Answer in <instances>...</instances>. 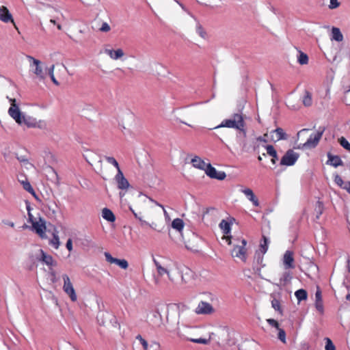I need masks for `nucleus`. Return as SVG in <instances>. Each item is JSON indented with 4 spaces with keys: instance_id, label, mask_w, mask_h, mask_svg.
<instances>
[{
    "instance_id": "0e129e2a",
    "label": "nucleus",
    "mask_w": 350,
    "mask_h": 350,
    "mask_svg": "<svg viewBox=\"0 0 350 350\" xmlns=\"http://www.w3.org/2000/svg\"><path fill=\"white\" fill-rule=\"evenodd\" d=\"M153 262H154L157 269L158 268V266H161L160 265V263L154 258H153Z\"/></svg>"
},
{
    "instance_id": "7ed1b4c3",
    "label": "nucleus",
    "mask_w": 350,
    "mask_h": 350,
    "mask_svg": "<svg viewBox=\"0 0 350 350\" xmlns=\"http://www.w3.org/2000/svg\"><path fill=\"white\" fill-rule=\"evenodd\" d=\"M325 131V126H319L316 133H312L310 135L307 141L303 144V147L308 148H315L318 145Z\"/></svg>"
},
{
    "instance_id": "473e14b6",
    "label": "nucleus",
    "mask_w": 350,
    "mask_h": 350,
    "mask_svg": "<svg viewBox=\"0 0 350 350\" xmlns=\"http://www.w3.org/2000/svg\"><path fill=\"white\" fill-rule=\"evenodd\" d=\"M312 95L309 92L306 91L305 95L303 98V104L306 107H309L312 105Z\"/></svg>"
},
{
    "instance_id": "338daca9",
    "label": "nucleus",
    "mask_w": 350,
    "mask_h": 350,
    "mask_svg": "<svg viewBox=\"0 0 350 350\" xmlns=\"http://www.w3.org/2000/svg\"><path fill=\"white\" fill-rule=\"evenodd\" d=\"M131 210L132 211L133 213L134 214L135 218L138 219L139 220H142L141 217H138V215L137 213H135L131 208Z\"/></svg>"
},
{
    "instance_id": "052dcab7",
    "label": "nucleus",
    "mask_w": 350,
    "mask_h": 350,
    "mask_svg": "<svg viewBox=\"0 0 350 350\" xmlns=\"http://www.w3.org/2000/svg\"><path fill=\"white\" fill-rule=\"evenodd\" d=\"M342 188L345 189L350 194V181L345 183Z\"/></svg>"
},
{
    "instance_id": "69168bd1",
    "label": "nucleus",
    "mask_w": 350,
    "mask_h": 350,
    "mask_svg": "<svg viewBox=\"0 0 350 350\" xmlns=\"http://www.w3.org/2000/svg\"><path fill=\"white\" fill-rule=\"evenodd\" d=\"M96 245L95 243H92L90 241H89V248L90 247H96Z\"/></svg>"
},
{
    "instance_id": "37998d69",
    "label": "nucleus",
    "mask_w": 350,
    "mask_h": 350,
    "mask_svg": "<svg viewBox=\"0 0 350 350\" xmlns=\"http://www.w3.org/2000/svg\"><path fill=\"white\" fill-rule=\"evenodd\" d=\"M136 340H139V342L142 344L143 348L144 350H147L148 348V342L142 338V336L140 335V334H138L136 337H135Z\"/></svg>"
},
{
    "instance_id": "f704fd0d",
    "label": "nucleus",
    "mask_w": 350,
    "mask_h": 350,
    "mask_svg": "<svg viewBox=\"0 0 350 350\" xmlns=\"http://www.w3.org/2000/svg\"><path fill=\"white\" fill-rule=\"evenodd\" d=\"M42 260L47 265H53L54 260L53 257L51 255L46 254L43 251H42Z\"/></svg>"
},
{
    "instance_id": "8fccbe9b",
    "label": "nucleus",
    "mask_w": 350,
    "mask_h": 350,
    "mask_svg": "<svg viewBox=\"0 0 350 350\" xmlns=\"http://www.w3.org/2000/svg\"><path fill=\"white\" fill-rule=\"evenodd\" d=\"M318 208L316 209V211H317V216H316V218L317 219H319L320 215L322 214L323 213V203L318 201Z\"/></svg>"
},
{
    "instance_id": "c756f323",
    "label": "nucleus",
    "mask_w": 350,
    "mask_h": 350,
    "mask_svg": "<svg viewBox=\"0 0 350 350\" xmlns=\"http://www.w3.org/2000/svg\"><path fill=\"white\" fill-rule=\"evenodd\" d=\"M292 276L290 273L285 272L282 274V277L280 278V284L278 286H285L288 282L291 281Z\"/></svg>"
},
{
    "instance_id": "20e7f679",
    "label": "nucleus",
    "mask_w": 350,
    "mask_h": 350,
    "mask_svg": "<svg viewBox=\"0 0 350 350\" xmlns=\"http://www.w3.org/2000/svg\"><path fill=\"white\" fill-rule=\"evenodd\" d=\"M62 278L64 280V286L63 290L66 295L70 297L72 301H76L77 299V296L75 293L74 286L72 283L71 282L70 278L68 275L64 274L62 275Z\"/></svg>"
},
{
    "instance_id": "de8ad7c7",
    "label": "nucleus",
    "mask_w": 350,
    "mask_h": 350,
    "mask_svg": "<svg viewBox=\"0 0 350 350\" xmlns=\"http://www.w3.org/2000/svg\"><path fill=\"white\" fill-rule=\"evenodd\" d=\"M334 182L335 183L338 185L340 187H342L343 185L345 184V182L342 179V178L338 174H335L334 176Z\"/></svg>"
},
{
    "instance_id": "bf43d9fd",
    "label": "nucleus",
    "mask_w": 350,
    "mask_h": 350,
    "mask_svg": "<svg viewBox=\"0 0 350 350\" xmlns=\"http://www.w3.org/2000/svg\"><path fill=\"white\" fill-rule=\"evenodd\" d=\"M347 267L348 269V273L346 275V279L350 280V258H349L347 260Z\"/></svg>"
},
{
    "instance_id": "c9c22d12",
    "label": "nucleus",
    "mask_w": 350,
    "mask_h": 350,
    "mask_svg": "<svg viewBox=\"0 0 350 350\" xmlns=\"http://www.w3.org/2000/svg\"><path fill=\"white\" fill-rule=\"evenodd\" d=\"M297 62L301 64V65H304V64H307L308 62V55L301 52V51H299V55L297 57Z\"/></svg>"
},
{
    "instance_id": "2f4dec72",
    "label": "nucleus",
    "mask_w": 350,
    "mask_h": 350,
    "mask_svg": "<svg viewBox=\"0 0 350 350\" xmlns=\"http://www.w3.org/2000/svg\"><path fill=\"white\" fill-rule=\"evenodd\" d=\"M263 243H260V252L264 255L268 250V244L269 243V239L265 236H262Z\"/></svg>"
},
{
    "instance_id": "6e6552de",
    "label": "nucleus",
    "mask_w": 350,
    "mask_h": 350,
    "mask_svg": "<svg viewBox=\"0 0 350 350\" xmlns=\"http://www.w3.org/2000/svg\"><path fill=\"white\" fill-rule=\"evenodd\" d=\"M205 173L211 178H214L219 180H222L225 179V178L226 177V174L224 172L217 171V170L214 167H213L211 163H208L206 165Z\"/></svg>"
},
{
    "instance_id": "4d7b16f0",
    "label": "nucleus",
    "mask_w": 350,
    "mask_h": 350,
    "mask_svg": "<svg viewBox=\"0 0 350 350\" xmlns=\"http://www.w3.org/2000/svg\"><path fill=\"white\" fill-rule=\"evenodd\" d=\"M323 301L322 299V295H321V291L319 289V288H317V290L315 293V301Z\"/></svg>"
},
{
    "instance_id": "412c9836",
    "label": "nucleus",
    "mask_w": 350,
    "mask_h": 350,
    "mask_svg": "<svg viewBox=\"0 0 350 350\" xmlns=\"http://www.w3.org/2000/svg\"><path fill=\"white\" fill-rule=\"evenodd\" d=\"M105 53L113 59H118L124 55V52L121 49L117 50L106 49Z\"/></svg>"
},
{
    "instance_id": "774afa93",
    "label": "nucleus",
    "mask_w": 350,
    "mask_h": 350,
    "mask_svg": "<svg viewBox=\"0 0 350 350\" xmlns=\"http://www.w3.org/2000/svg\"><path fill=\"white\" fill-rule=\"evenodd\" d=\"M346 299L348 300V301H350V293H348L347 295H346Z\"/></svg>"
},
{
    "instance_id": "a211bd4d",
    "label": "nucleus",
    "mask_w": 350,
    "mask_h": 350,
    "mask_svg": "<svg viewBox=\"0 0 350 350\" xmlns=\"http://www.w3.org/2000/svg\"><path fill=\"white\" fill-rule=\"evenodd\" d=\"M293 262V253L291 251L287 250L284 255V265L286 269H293L295 267Z\"/></svg>"
},
{
    "instance_id": "f3484780",
    "label": "nucleus",
    "mask_w": 350,
    "mask_h": 350,
    "mask_svg": "<svg viewBox=\"0 0 350 350\" xmlns=\"http://www.w3.org/2000/svg\"><path fill=\"white\" fill-rule=\"evenodd\" d=\"M265 149L267 150V154L262 153L263 157H266L267 154L269 155L272 157L271 161L273 165H275L277 161H278V155L277 151L274 148L272 145H267L265 146Z\"/></svg>"
},
{
    "instance_id": "1a4fd4ad",
    "label": "nucleus",
    "mask_w": 350,
    "mask_h": 350,
    "mask_svg": "<svg viewBox=\"0 0 350 350\" xmlns=\"http://www.w3.org/2000/svg\"><path fill=\"white\" fill-rule=\"evenodd\" d=\"M11 102V107H10L8 110V113L10 116L15 120V121L18 124L23 123V116L21 115V113L20 111V109L18 107L16 104V99H10Z\"/></svg>"
},
{
    "instance_id": "bb28decb",
    "label": "nucleus",
    "mask_w": 350,
    "mask_h": 350,
    "mask_svg": "<svg viewBox=\"0 0 350 350\" xmlns=\"http://www.w3.org/2000/svg\"><path fill=\"white\" fill-rule=\"evenodd\" d=\"M184 221L182 219L176 218L172 222V227L176 230L179 233H181L184 228Z\"/></svg>"
},
{
    "instance_id": "39448f33",
    "label": "nucleus",
    "mask_w": 350,
    "mask_h": 350,
    "mask_svg": "<svg viewBox=\"0 0 350 350\" xmlns=\"http://www.w3.org/2000/svg\"><path fill=\"white\" fill-rule=\"evenodd\" d=\"M299 157V154L297 152H294L292 149H289L281 159L280 165L292 166L296 163Z\"/></svg>"
},
{
    "instance_id": "dca6fc26",
    "label": "nucleus",
    "mask_w": 350,
    "mask_h": 350,
    "mask_svg": "<svg viewBox=\"0 0 350 350\" xmlns=\"http://www.w3.org/2000/svg\"><path fill=\"white\" fill-rule=\"evenodd\" d=\"M328 160L326 162L327 165H330L334 167H337L343 165L341 158L338 155H333L330 152L327 153Z\"/></svg>"
},
{
    "instance_id": "ea45409f",
    "label": "nucleus",
    "mask_w": 350,
    "mask_h": 350,
    "mask_svg": "<svg viewBox=\"0 0 350 350\" xmlns=\"http://www.w3.org/2000/svg\"><path fill=\"white\" fill-rule=\"evenodd\" d=\"M188 340L198 344H204L207 345L210 342V339H206V338H189Z\"/></svg>"
},
{
    "instance_id": "6ab92c4d",
    "label": "nucleus",
    "mask_w": 350,
    "mask_h": 350,
    "mask_svg": "<svg viewBox=\"0 0 350 350\" xmlns=\"http://www.w3.org/2000/svg\"><path fill=\"white\" fill-rule=\"evenodd\" d=\"M241 192L244 193L248 200L252 202L253 205L255 206H259V202L258 198L255 196L253 191L250 188H245L241 189Z\"/></svg>"
},
{
    "instance_id": "f03ea898",
    "label": "nucleus",
    "mask_w": 350,
    "mask_h": 350,
    "mask_svg": "<svg viewBox=\"0 0 350 350\" xmlns=\"http://www.w3.org/2000/svg\"><path fill=\"white\" fill-rule=\"evenodd\" d=\"M244 118L242 113H234L232 114L230 118L224 120L221 123L214 128V129L227 127L234 129H243Z\"/></svg>"
},
{
    "instance_id": "79ce46f5",
    "label": "nucleus",
    "mask_w": 350,
    "mask_h": 350,
    "mask_svg": "<svg viewBox=\"0 0 350 350\" xmlns=\"http://www.w3.org/2000/svg\"><path fill=\"white\" fill-rule=\"evenodd\" d=\"M237 140L239 145L241 146L242 150L247 151L246 139H242L241 135H237Z\"/></svg>"
},
{
    "instance_id": "ddd939ff",
    "label": "nucleus",
    "mask_w": 350,
    "mask_h": 350,
    "mask_svg": "<svg viewBox=\"0 0 350 350\" xmlns=\"http://www.w3.org/2000/svg\"><path fill=\"white\" fill-rule=\"evenodd\" d=\"M27 58L30 62V66L31 67H35V69L33 70V72L40 79H44V73L42 71V68L40 66L41 62L38 59H35L34 57L27 55Z\"/></svg>"
},
{
    "instance_id": "72a5a7b5",
    "label": "nucleus",
    "mask_w": 350,
    "mask_h": 350,
    "mask_svg": "<svg viewBox=\"0 0 350 350\" xmlns=\"http://www.w3.org/2000/svg\"><path fill=\"white\" fill-rule=\"evenodd\" d=\"M50 244L55 247V249H57L60 245L59 242V238L57 233L53 232V238L50 240Z\"/></svg>"
},
{
    "instance_id": "e2e57ef3",
    "label": "nucleus",
    "mask_w": 350,
    "mask_h": 350,
    "mask_svg": "<svg viewBox=\"0 0 350 350\" xmlns=\"http://www.w3.org/2000/svg\"><path fill=\"white\" fill-rule=\"evenodd\" d=\"M179 5L180 7L184 10V11H187V8L186 7L181 3L178 0H174Z\"/></svg>"
},
{
    "instance_id": "aec40b11",
    "label": "nucleus",
    "mask_w": 350,
    "mask_h": 350,
    "mask_svg": "<svg viewBox=\"0 0 350 350\" xmlns=\"http://www.w3.org/2000/svg\"><path fill=\"white\" fill-rule=\"evenodd\" d=\"M33 228L35 229L36 233L41 237V238H44L45 237V230H46V226L44 224V223H42V222H38V221H36V222H33Z\"/></svg>"
},
{
    "instance_id": "09e8293b",
    "label": "nucleus",
    "mask_w": 350,
    "mask_h": 350,
    "mask_svg": "<svg viewBox=\"0 0 350 350\" xmlns=\"http://www.w3.org/2000/svg\"><path fill=\"white\" fill-rule=\"evenodd\" d=\"M243 129H238L237 131H239V133L237 135H240L241 136V138L242 139H246V137H247V131H246V129H245V122H244V124H243Z\"/></svg>"
},
{
    "instance_id": "864d4df0",
    "label": "nucleus",
    "mask_w": 350,
    "mask_h": 350,
    "mask_svg": "<svg viewBox=\"0 0 350 350\" xmlns=\"http://www.w3.org/2000/svg\"><path fill=\"white\" fill-rule=\"evenodd\" d=\"M158 273L160 275H163V274L166 273L167 274L168 277L170 278L169 271L162 266H158V268L157 269Z\"/></svg>"
},
{
    "instance_id": "9d476101",
    "label": "nucleus",
    "mask_w": 350,
    "mask_h": 350,
    "mask_svg": "<svg viewBox=\"0 0 350 350\" xmlns=\"http://www.w3.org/2000/svg\"><path fill=\"white\" fill-rule=\"evenodd\" d=\"M152 317L150 323L154 328H158L163 324V318L159 308H155L150 312Z\"/></svg>"
},
{
    "instance_id": "3c124183",
    "label": "nucleus",
    "mask_w": 350,
    "mask_h": 350,
    "mask_svg": "<svg viewBox=\"0 0 350 350\" xmlns=\"http://www.w3.org/2000/svg\"><path fill=\"white\" fill-rule=\"evenodd\" d=\"M267 322L271 327H275L276 329H279V323L276 320L273 319H267Z\"/></svg>"
},
{
    "instance_id": "a878e982",
    "label": "nucleus",
    "mask_w": 350,
    "mask_h": 350,
    "mask_svg": "<svg viewBox=\"0 0 350 350\" xmlns=\"http://www.w3.org/2000/svg\"><path fill=\"white\" fill-rule=\"evenodd\" d=\"M23 185V189L30 193L36 199L38 200V197L36 195L34 189L31 187L30 183L25 178V180H19Z\"/></svg>"
},
{
    "instance_id": "f257e3e1",
    "label": "nucleus",
    "mask_w": 350,
    "mask_h": 350,
    "mask_svg": "<svg viewBox=\"0 0 350 350\" xmlns=\"http://www.w3.org/2000/svg\"><path fill=\"white\" fill-rule=\"evenodd\" d=\"M95 297L98 309L96 316L98 323L102 326L120 329V325L117 321L116 317L112 312L105 310L102 298L97 295Z\"/></svg>"
},
{
    "instance_id": "e433bc0d",
    "label": "nucleus",
    "mask_w": 350,
    "mask_h": 350,
    "mask_svg": "<svg viewBox=\"0 0 350 350\" xmlns=\"http://www.w3.org/2000/svg\"><path fill=\"white\" fill-rule=\"evenodd\" d=\"M105 159L108 163L113 165L117 169L118 172H119L120 167L119 166L118 161L114 157L106 156L105 157Z\"/></svg>"
},
{
    "instance_id": "2eb2a0df",
    "label": "nucleus",
    "mask_w": 350,
    "mask_h": 350,
    "mask_svg": "<svg viewBox=\"0 0 350 350\" xmlns=\"http://www.w3.org/2000/svg\"><path fill=\"white\" fill-rule=\"evenodd\" d=\"M271 139L274 142H278L282 139H286L287 135L282 128H277L271 131Z\"/></svg>"
},
{
    "instance_id": "680f3d73",
    "label": "nucleus",
    "mask_w": 350,
    "mask_h": 350,
    "mask_svg": "<svg viewBox=\"0 0 350 350\" xmlns=\"http://www.w3.org/2000/svg\"><path fill=\"white\" fill-rule=\"evenodd\" d=\"M66 246L68 251L70 252L72 250V241L71 239H68Z\"/></svg>"
},
{
    "instance_id": "b1692460",
    "label": "nucleus",
    "mask_w": 350,
    "mask_h": 350,
    "mask_svg": "<svg viewBox=\"0 0 350 350\" xmlns=\"http://www.w3.org/2000/svg\"><path fill=\"white\" fill-rule=\"evenodd\" d=\"M271 297H272V300L271 301L272 308L278 313L282 316L283 315V310L281 307L280 304V300L279 299H277L275 296L273 294L271 295Z\"/></svg>"
},
{
    "instance_id": "4468645a",
    "label": "nucleus",
    "mask_w": 350,
    "mask_h": 350,
    "mask_svg": "<svg viewBox=\"0 0 350 350\" xmlns=\"http://www.w3.org/2000/svg\"><path fill=\"white\" fill-rule=\"evenodd\" d=\"M0 21L3 23H8L11 22L14 26H16L13 17L8 9L5 6H0ZM16 28V27H15Z\"/></svg>"
},
{
    "instance_id": "603ef678",
    "label": "nucleus",
    "mask_w": 350,
    "mask_h": 350,
    "mask_svg": "<svg viewBox=\"0 0 350 350\" xmlns=\"http://www.w3.org/2000/svg\"><path fill=\"white\" fill-rule=\"evenodd\" d=\"M110 26L106 22L103 23L101 27L99 29V30L103 32H108L110 31Z\"/></svg>"
},
{
    "instance_id": "f8f14e48",
    "label": "nucleus",
    "mask_w": 350,
    "mask_h": 350,
    "mask_svg": "<svg viewBox=\"0 0 350 350\" xmlns=\"http://www.w3.org/2000/svg\"><path fill=\"white\" fill-rule=\"evenodd\" d=\"M106 260L111 264H116L123 269H126L129 267V263L125 259H118L113 257L109 252H105Z\"/></svg>"
},
{
    "instance_id": "6e6d98bb",
    "label": "nucleus",
    "mask_w": 350,
    "mask_h": 350,
    "mask_svg": "<svg viewBox=\"0 0 350 350\" xmlns=\"http://www.w3.org/2000/svg\"><path fill=\"white\" fill-rule=\"evenodd\" d=\"M340 5V3L338 0H330L329 1V9H335L338 8Z\"/></svg>"
},
{
    "instance_id": "58836bf2",
    "label": "nucleus",
    "mask_w": 350,
    "mask_h": 350,
    "mask_svg": "<svg viewBox=\"0 0 350 350\" xmlns=\"http://www.w3.org/2000/svg\"><path fill=\"white\" fill-rule=\"evenodd\" d=\"M196 32L202 38H206V32L199 23L196 25Z\"/></svg>"
},
{
    "instance_id": "0eeeda50",
    "label": "nucleus",
    "mask_w": 350,
    "mask_h": 350,
    "mask_svg": "<svg viewBox=\"0 0 350 350\" xmlns=\"http://www.w3.org/2000/svg\"><path fill=\"white\" fill-rule=\"evenodd\" d=\"M247 241L245 239L241 240V245H234L232 250V256L237 257L243 260H246V248Z\"/></svg>"
},
{
    "instance_id": "7c9ffc66",
    "label": "nucleus",
    "mask_w": 350,
    "mask_h": 350,
    "mask_svg": "<svg viewBox=\"0 0 350 350\" xmlns=\"http://www.w3.org/2000/svg\"><path fill=\"white\" fill-rule=\"evenodd\" d=\"M17 159L26 169H29L33 166L25 156L17 157Z\"/></svg>"
},
{
    "instance_id": "423d86ee",
    "label": "nucleus",
    "mask_w": 350,
    "mask_h": 350,
    "mask_svg": "<svg viewBox=\"0 0 350 350\" xmlns=\"http://www.w3.org/2000/svg\"><path fill=\"white\" fill-rule=\"evenodd\" d=\"M215 311V308L209 303L200 301L198 303V306L195 309V312L197 314L208 315L214 313Z\"/></svg>"
},
{
    "instance_id": "5fc2aeb1",
    "label": "nucleus",
    "mask_w": 350,
    "mask_h": 350,
    "mask_svg": "<svg viewBox=\"0 0 350 350\" xmlns=\"http://www.w3.org/2000/svg\"><path fill=\"white\" fill-rule=\"evenodd\" d=\"M22 120H23V123H25L29 127H30V126H35V125H36V123H32L31 122V118H25V116H23Z\"/></svg>"
},
{
    "instance_id": "cd10ccee",
    "label": "nucleus",
    "mask_w": 350,
    "mask_h": 350,
    "mask_svg": "<svg viewBox=\"0 0 350 350\" xmlns=\"http://www.w3.org/2000/svg\"><path fill=\"white\" fill-rule=\"evenodd\" d=\"M332 39L337 42H341L343 40V36L340 30L338 27H332Z\"/></svg>"
},
{
    "instance_id": "c85d7f7f",
    "label": "nucleus",
    "mask_w": 350,
    "mask_h": 350,
    "mask_svg": "<svg viewBox=\"0 0 350 350\" xmlns=\"http://www.w3.org/2000/svg\"><path fill=\"white\" fill-rule=\"evenodd\" d=\"M295 295L298 301V303L301 301L306 300L308 298V293L305 289L301 288L295 291Z\"/></svg>"
},
{
    "instance_id": "a19ab883",
    "label": "nucleus",
    "mask_w": 350,
    "mask_h": 350,
    "mask_svg": "<svg viewBox=\"0 0 350 350\" xmlns=\"http://www.w3.org/2000/svg\"><path fill=\"white\" fill-rule=\"evenodd\" d=\"M325 350H336V347L329 338H325Z\"/></svg>"
},
{
    "instance_id": "13d9d810",
    "label": "nucleus",
    "mask_w": 350,
    "mask_h": 350,
    "mask_svg": "<svg viewBox=\"0 0 350 350\" xmlns=\"http://www.w3.org/2000/svg\"><path fill=\"white\" fill-rule=\"evenodd\" d=\"M255 258L256 260L257 263L260 265L262 263V260H263V255H262V254H260V253L256 252L255 254Z\"/></svg>"
},
{
    "instance_id": "5701e85b",
    "label": "nucleus",
    "mask_w": 350,
    "mask_h": 350,
    "mask_svg": "<svg viewBox=\"0 0 350 350\" xmlns=\"http://www.w3.org/2000/svg\"><path fill=\"white\" fill-rule=\"evenodd\" d=\"M191 163L194 167L200 170H203L204 171L206 167V165L208 164L206 163L202 159H201L199 157L197 156H196L194 158L191 159Z\"/></svg>"
},
{
    "instance_id": "4c0bfd02",
    "label": "nucleus",
    "mask_w": 350,
    "mask_h": 350,
    "mask_svg": "<svg viewBox=\"0 0 350 350\" xmlns=\"http://www.w3.org/2000/svg\"><path fill=\"white\" fill-rule=\"evenodd\" d=\"M338 142L343 148L350 151V143L346 139V138L341 137L338 139Z\"/></svg>"
},
{
    "instance_id": "9b49d317",
    "label": "nucleus",
    "mask_w": 350,
    "mask_h": 350,
    "mask_svg": "<svg viewBox=\"0 0 350 350\" xmlns=\"http://www.w3.org/2000/svg\"><path fill=\"white\" fill-rule=\"evenodd\" d=\"M114 179L119 189L125 190L127 189L130 186L128 180L124 177L121 170H119V172H117Z\"/></svg>"
},
{
    "instance_id": "c03bdc74",
    "label": "nucleus",
    "mask_w": 350,
    "mask_h": 350,
    "mask_svg": "<svg viewBox=\"0 0 350 350\" xmlns=\"http://www.w3.org/2000/svg\"><path fill=\"white\" fill-rule=\"evenodd\" d=\"M278 330V339L282 341L283 343H286V332L283 329L279 327L277 329Z\"/></svg>"
},
{
    "instance_id": "a18cd8bd",
    "label": "nucleus",
    "mask_w": 350,
    "mask_h": 350,
    "mask_svg": "<svg viewBox=\"0 0 350 350\" xmlns=\"http://www.w3.org/2000/svg\"><path fill=\"white\" fill-rule=\"evenodd\" d=\"M53 70H54V65H52L49 69V75L52 80V81L57 85H59V83L58 81H57V79H55V76H54V74H53Z\"/></svg>"
},
{
    "instance_id": "49530a36",
    "label": "nucleus",
    "mask_w": 350,
    "mask_h": 350,
    "mask_svg": "<svg viewBox=\"0 0 350 350\" xmlns=\"http://www.w3.org/2000/svg\"><path fill=\"white\" fill-rule=\"evenodd\" d=\"M315 308L320 314H323L324 307H323V301H315Z\"/></svg>"
},
{
    "instance_id": "4be33fe9",
    "label": "nucleus",
    "mask_w": 350,
    "mask_h": 350,
    "mask_svg": "<svg viewBox=\"0 0 350 350\" xmlns=\"http://www.w3.org/2000/svg\"><path fill=\"white\" fill-rule=\"evenodd\" d=\"M102 217L104 219L109 222H114L116 221V216L108 208H104L102 210Z\"/></svg>"
},
{
    "instance_id": "393cba45",
    "label": "nucleus",
    "mask_w": 350,
    "mask_h": 350,
    "mask_svg": "<svg viewBox=\"0 0 350 350\" xmlns=\"http://www.w3.org/2000/svg\"><path fill=\"white\" fill-rule=\"evenodd\" d=\"M231 225L232 221H228L226 219H222L220 221L219 226L224 234H228L231 231Z\"/></svg>"
}]
</instances>
